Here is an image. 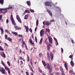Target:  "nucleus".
<instances>
[{"instance_id":"nucleus-20","label":"nucleus","mask_w":75,"mask_h":75,"mask_svg":"<svg viewBox=\"0 0 75 75\" xmlns=\"http://www.w3.org/2000/svg\"><path fill=\"white\" fill-rule=\"evenodd\" d=\"M25 29L26 30V32L27 33H28V30H29V28H28V26H26V25H25Z\"/></svg>"},{"instance_id":"nucleus-35","label":"nucleus","mask_w":75,"mask_h":75,"mask_svg":"<svg viewBox=\"0 0 75 75\" xmlns=\"http://www.w3.org/2000/svg\"><path fill=\"white\" fill-rule=\"evenodd\" d=\"M7 64H8L9 66H10L11 65H10V62H9V61L7 62Z\"/></svg>"},{"instance_id":"nucleus-31","label":"nucleus","mask_w":75,"mask_h":75,"mask_svg":"<svg viewBox=\"0 0 75 75\" xmlns=\"http://www.w3.org/2000/svg\"><path fill=\"white\" fill-rule=\"evenodd\" d=\"M30 11L31 13H34V11L33 9H30Z\"/></svg>"},{"instance_id":"nucleus-52","label":"nucleus","mask_w":75,"mask_h":75,"mask_svg":"<svg viewBox=\"0 0 75 75\" xmlns=\"http://www.w3.org/2000/svg\"><path fill=\"white\" fill-rule=\"evenodd\" d=\"M55 74L57 75H58L59 74V72H56Z\"/></svg>"},{"instance_id":"nucleus-49","label":"nucleus","mask_w":75,"mask_h":75,"mask_svg":"<svg viewBox=\"0 0 75 75\" xmlns=\"http://www.w3.org/2000/svg\"><path fill=\"white\" fill-rule=\"evenodd\" d=\"M4 9H3V8H0V11H4Z\"/></svg>"},{"instance_id":"nucleus-54","label":"nucleus","mask_w":75,"mask_h":75,"mask_svg":"<svg viewBox=\"0 0 75 75\" xmlns=\"http://www.w3.org/2000/svg\"><path fill=\"white\" fill-rule=\"evenodd\" d=\"M25 47L26 50H28V48H27V45H26V44H25Z\"/></svg>"},{"instance_id":"nucleus-24","label":"nucleus","mask_w":75,"mask_h":75,"mask_svg":"<svg viewBox=\"0 0 75 75\" xmlns=\"http://www.w3.org/2000/svg\"><path fill=\"white\" fill-rule=\"evenodd\" d=\"M71 65L72 67H74V62L73 61H71L70 62Z\"/></svg>"},{"instance_id":"nucleus-38","label":"nucleus","mask_w":75,"mask_h":75,"mask_svg":"<svg viewBox=\"0 0 75 75\" xmlns=\"http://www.w3.org/2000/svg\"><path fill=\"white\" fill-rule=\"evenodd\" d=\"M28 66H29L30 69H31L32 68V67H31V65H30V64L28 65Z\"/></svg>"},{"instance_id":"nucleus-51","label":"nucleus","mask_w":75,"mask_h":75,"mask_svg":"<svg viewBox=\"0 0 75 75\" xmlns=\"http://www.w3.org/2000/svg\"><path fill=\"white\" fill-rule=\"evenodd\" d=\"M7 12V10L5 11L4 12V14H6Z\"/></svg>"},{"instance_id":"nucleus-64","label":"nucleus","mask_w":75,"mask_h":75,"mask_svg":"<svg viewBox=\"0 0 75 75\" xmlns=\"http://www.w3.org/2000/svg\"><path fill=\"white\" fill-rule=\"evenodd\" d=\"M21 40H21V39H19L18 41H19L20 42V41H21Z\"/></svg>"},{"instance_id":"nucleus-19","label":"nucleus","mask_w":75,"mask_h":75,"mask_svg":"<svg viewBox=\"0 0 75 75\" xmlns=\"http://www.w3.org/2000/svg\"><path fill=\"white\" fill-rule=\"evenodd\" d=\"M12 8H13L12 6H11L9 7V8H3L4 11L5 10H10V9H11Z\"/></svg>"},{"instance_id":"nucleus-21","label":"nucleus","mask_w":75,"mask_h":75,"mask_svg":"<svg viewBox=\"0 0 75 75\" xmlns=\"http://www.w3.org/2000/svg\"><path fill=\"white\" fill-rule=\"evenodd\" d=\"M43 34H44V31L42 30L40 31V35L41 37H42L43 35Z\"/></svg>"},{"instance_id":"nucleus-15","label":"nucleus","mask_w":75,"mask_h":75,"mask_svg":"<svg viewBox=\"0 0 75 75\" xmlns=\"http://www.w3.org/2000/svg\"><path fill=\"white\" fill-rule=\"evenodd\" d=\"M52 45L50 44H49V45H47V50L48 51L50 50V47H52Z\"/></svg>"},{"instance_id":"nucleus-1","label":"nucleus","mask_w":75,"mask_h":75,"mask_svg":"<svg viewBox=\"0 0 75 75\" xmlns=\"http://www.w3.org/2000/svg\"><path fill=\"white\" fill-rule=\"evenodd\" d=\"M42 62L44 65V67H45L46 66L47 69H48L50 73H51V71L52 70V66L50 65V64L48 63H47L46 64L45 62L43 60H42Z\"/></svg>"},{"instance_id":"nucleus-62","label":"nucleus","mask_w":75,"mask_h":75,"mask_svg":"<svg viewBox=\"0 0 75 75\" xmlns=\"http://www.w3.org/2000/svg\"><path fill=\"white\" fill-rule=\"evenodd\" d=\"M31 71H32V73H33V74H34V71L33 69L32 70H31Z\"/></svg>"},{"instance_id":"nucleus-6","label":"nucleus","mask_w":75,"mask_h":75,"mask_svg":"<svg viewBox=\"0 0 75 75\" xmlns=\"http://www.w3.org/2000/svg\"><path fill=\"white\" fill-rule=\"evenodd\" d=\"M1 64L3 65L5 67V69L6 70V71H7V70H8L10 69L9 68H8V67L6 66V65L5 64H4V63L3 62V61H1Z\"/></svg>"},{"instance_id":"nucleus-40","label":"nucleus","mask_w":75,"mask_h":75,"mask_svg":"<svg viewBox=\"0 0 75 75\" xmlns=\"http://www.w3.org/2000/svg\"><path fill=\"white\" fill-rule=\"evenodd\" d=\"M7 35L5 34V39H7Z\"/></svg>"},{"instance_id":"nucleus-16","label":"nucleus","mask_w":75,"mask_h":75,"mask_svg":"<svg viewBox=\"0 0 75 75\" xmlns=\"http://www.w3.org/2000/svg\"><path fill=\"white\" fill-rule=\"evenodd\" d=\"M0 30L1 32V34L3 35L4 33V30H3V28H0Z\"/></svg>"},{"instance_id":"nucleus-5","label":"nucleus","mask_w":75,"mask_h":75,"mask_svg":"<svg viewBox=\"0 0 75 75\" xmlns=\"http://www.w3.org/2000/svg\"><path fill=\"white\" fill-rule=\"evenodd\" d=\"M48 38L49 42V44H52V38L51 37V36H48Z\"/></svg>"},{"instance_id":"nucleus-18","label":"nucleus","mask_w":75,"mask_h":75,"mask_svg":"<svg viewBox=\"0 0 75 75\" xmlns=\"http://www.w3.org/2000/svg\"><path fill=\"white\" fill-rule=\"evenodd\" d=\"M64 67L67 71H68V66L67 65V63L66 62L65 63Z\"/></svg>"},{"instance_id":"nucleus-47","label":"nucleus","mask_w":75,"mask_h":75,"mask_svg":"<svg viewBox=\"0 0 75 75\" xmlns=\"http://www.w3.org/2000/svg\"><path fill=\"white\" fill-rule=\"evenodd\" d=\"M39 72L40 73H42V70H41V69H39Z\"/></svg>"},{"instance_id":"nucleus-26","label":"nucleus","mask_w":75,"mask_h":75,"mask_svg":"<svg viewBox=\"0 0 75 75\" xmlns=\"http://www.w3.org/2000/svg\"><path fill=\"white\" fill-rule=\"evenodd\" d=\"M7 40L9 41L10 42H12V39L10 38V37H8L7 38Z\"/></svg>"},{"instance_id":"nucleus-7","label":"nucleus","mask_w":75,"mask_h":75,"mask_svg":"<svg viewBox=\"0 0 75 75\" xmlns=\"http://www.w3.org/2000/svg\"><path fill=\"white\" fill-rule=\"evenodd\" d=\"M16 18L18 21L20 23H22V22L21 21V18L18 15L16 16Z\"/></svg>"},{"instance_id":"nucleus-11","label":"nucleus","mask_w":75,"mask_h":75,"mask_svg":"<svg viewBox=\"0 0 75 75\" xmlns=\"http://www.w3.org/2000/svg\"><path fill=\"white\" fill-rule=\"evenodd\" d=\"M1 55L2 57H4V58L6 57V55H5V54L3 52H1Z\"/></svg>"},{"instance_id":"nucleus-59","label":"nucleus","mask_w":75,"mask_h":75,"mask_svg":"<svg viewBox=\"0 0 75 75\" xmlns=\"http://www.w3.org/2000/svg\"><path fill=\"white\" fill-rule=\"evenodd\" d=\"M23 57H19V59H23Z\"/></svg>"},{"instance_id":"nucleus-48","label":"nucleus","mask_w":75,"mask_h":75,"mask_svg":"<svg viewBox=\"0 0 75 75\" xmlns=\"http://www.w3.org/2000/svg\"><path fill=\"white\" fill-rule=\"evenodd\" d=\"M51 22H55V20L52 19L50 20Z\"/></svg>"},{"instance_id":"nucleus-63","label":"nucleus","mask_w":75,"mask_h":75,"mask_svg":"<svg viewBox=\"0 0 75 75\" xmlns=\"http://www.w3.org/2000/svg\"><path fill=\"white\" fill-rule=\"evenodd\" d=\"M6 23H8V19L6 20Z\"/></svg>"},{"instance_id":"nucleus-34","label":"nucleus","mask_w":75,"mask_h":75,"mask_svg":"<svg viewBox=\"0 0 75 75\" xmlns=\"http://www.w3.org/2000/svg\"><path fill=\"white\" fill-rule=\"evenodd\" d=\"M35 42H36V43H37V42H38V41H37V37H35Z\"/></svg>"},{"instance_id":"nucleus-39","label":"nucleus","mask_w":75,"mask_h":75,"mask_svg":"<svg viewBox=\"0 0 75 75\" xmlns=\"http://www.w3.org/2000/svg\"><path fill=\"white\" fill-rule=\"evenodd\" d=\"M3 17V15H0V21L1 20V18H2V17Z\"/></svg>"},{"instance_id":"nucleus-25","label":"nucleus","mask_w":75,"mask_h":75,"mask_svg":"<svg viewBox=\"0 0 75 75\" xmlns=\"http://www.w3.org/2000/svg\"><path fill=\"white\" fill-rule=\"evenodd\" d=\"M29 42H30V43H31V44H32V45H35L34 44V43L33 42V40H31V39H30L29 40Z\"/></svg>"},{"instance_id":"nucleus-56","label":"nucleus","mask_w":75,"mask_h":75,"mask_svg":"<svg viewBox=\"0 0 75 75\" xmlns=\"http://www.w3.org/2000/svg\"><path fill=\"white\" fill-rule=\"evenodd\" d=\"M54 68H56V67H57V65H56L55 64H54Z\"/></svg>"},{"instance_id":"nucleus-37","label":"nucleus","mask_w":75,"mask_h":75,"mask_svg":"<svg viewBox=\"0 0 75 75\" xmlns=\"http://www.w3.org/2000/svg\"><path fill=\"white\" fill-rule=\"evenodd\" d=\"M38 25V20H37L36 21V26Z\"/></svg>"},{"instance_id":"nucleus-45","label":"nucleus","mask_w":75,"mask_h":75,"mask_svg":"<svg viewBox=\"0 0 75 75\" xmlns=\"http://www.w3.org/2000/svg\"><path fill=\"white\" fill-rule=\"evenodd\" d=\"M29 72L28 71L26 72L25 74H26V75H29Z\"/></svg>"},{"instance_id":"nucleus-61","label":"nucleus","mask_w":75,"mask_h":75,"mask_svg":"<svg viewBox=\"0 0 75 75\" xmlns=\"http://www.w3.org/2000/svg\"><path fill=\"white\" fill-rule=\"evenodd\" d=\"M54 40H55V41H57V39H56V38H55V37L54 38Z\"/></svg>"},{"instance_id":"nucleus-50","label":"nucleus","mask_w":75,"mask_h":75,"mask_svg":"<svg viewBox=\"0 0 75 75\" xmlns=\"http://www.w3.org/2000/svg\"><path fill=\"white\" fill-rule=\"evenodd\" d=\"M61 50L62 52V53H63V52L64 51V50H63V48H61Z\"/></svg>"},{"instance_id":"nucleus-10","label":"nucleus","mask_w":75,"mask_h":75,"mask_svg":"<svg viewBox=\"0 0 75 75\" xmlns=\"http://www.w3.org/2000/svg\"><path fill=\"white\" fill-rule=\"evenodd\" d=\"M45 24L47 26H48V25H50L51 24V22H49L48 21H46L45 22Z\"/></svg>"},{"instance_id":"nucleus-4","label":"nucleus","mask_w":75,"mask_h":75,"mask_svg":"<svg viewBox=\"0 0 75 75\" xmlns=\"http://www.w3.org/2000/svg\"><path fill=\"white\" fill-rule=\"evenodd\" d=\"M52 2L51 1H47L45 2V5L48 7H51Z\"/></svg>"},{"instance_id":"nucleus-17","label":"nucleus","mask_w":75,"mask_h":75,"mask_svg":"<svg viewBox=\"0 0 75 75\" xmlns=\"http://www.w3.org/2000/svg\"><path fill=\"white\" fill-rule=\"evenodd\" d=\"M12 34L15 35V36H17L18 35V33L17 32L12 31Z\"/></svg>"},{"instance_id":"nucleus-3","label":"nucleus","mask_w":75,"mask_h":75,"mask_svg":"<svg viewBox=\"0 0 75 75\" xmlns=\"http://www.w3.org/2000/svg\"><path fill=\"white\" fill-rule=\"evenodd\" d=\"M52 2L51 1H47L45 2V5L48 7H51Z\"/></svg>"},{"instance_id":"nucleus-32","label":"nucleus","mask_w":75,"mask_h":75,"mask_svg":"<svg viewBox=\"0 0 75 75\" xmlns=\"http://www.w3.org/2000/svg\"><path fill=\"white\" fill-rule=\"evenodd\" d=\"M42 53H40L39 54V57H42Z\"/></svg>"},{"instance_id":"nucleus-44","label":"nucleus","mask_w":75,"mask_h":75,"mask_svg":"<svg viewBox=\"0 0 75 75\" xmlns=\"http://www.w3.org/2000/svg\"><path fill=\"white\" fill-rule=\"evenodd\" d=\"M18 37H23V36L22 35H19Z\"/></svg>"},{"instance_id":"nucleus-27","label":"nucleus","mask_w":75,"mask_h":75,"mask_svg":"<svg viewBox=\"0 0 75 75\" xmlns=\"http://www.w3.org/2000/svg\"><path fill=\"white\" fill-rule=\"evenodd\" d=\"M42 40H43V39L42 38L41 39L40 42H39L40 44H42Z\"/></svg>"},{"instance_id":"nucleus-57","label":"nucleus","mask_w":75,"mask_h":75,"mask_svg":"<svg viewBox=\"0 0 75 75\" xmlns=\"http://www.w3.org/2000/svg\"><path fill=\"white\" fill-rule=\"evenodd\" d=\"M55 70L56 71H58V67H56L55 68Z\"/></svg>"},{"instance_id":"nucleus-55","label":"nucleus","mask_w":75,"mask_h":75,"mask_svg":"<svg viewBox=\"0 0 75 75\" xmlns=\"http://www.w3.org/2000/svg\"><path fill=\"white\" fill-rule=\"evenodd\" d=\"M7 33L9 34H10V35H11V33H10V32H9V31H8Z\"/></svg>"},{"instance_id":"nucleus-8","label":"nucleus","mask_w":75,"mask_h":75,"mask_svg":"<svg viewBox=\"0 0 75 75\" xmlns=\"http://www.w3.org/2000/svg\"><path fill=\"white\" fill-rule=\"evenodd\" d=\"M0 71L3 74H5V71H6V70L4 69L3 67H0Z\"/></svg>"},{"instance_id":"nucleus-41","label":"nucleus","mask_w":75,"mask_h":75,"mask_svg":"<svg viewBox=\"0 0 75 75\" xmlns=\"http://www.w3.org/2000/svg\"><path fill=\"white\" fill-rule=\"evenodd\" d=\"M23 40H22V43H23V45H25V41H23Z\"/></svg>"},{"instance_id":"nucleus-9","label":"nucleus","mask_w":75,"mask_h":75,"mask_svg":"<svg viewBox=\"0 0 75 75\" xmlns=\"http://www.w3.org/2000/svg\"><path fill=\"white\" fill-rule=\"evenodd\" d=\"M60 69L62 72V75H65V74L64 73V69H63L62 66H61L60 67Z\"/></svg>"},{"instance_id":"nucleus-30","label":"nucleus","mask_w":75,"mask_h":75,"mask_svg":"<svg viewBox=\"0 0 75 75\" xmlns=\"http://www.w3.org/2000/svg\"><path fill=\"white\" fill-rule=\"evenodd\" d=\"M46 40H46L45 41V44H46V45H49V44H50L48 43V42Z\"/></svg>"},{"instance_id":"nucleus-23","label":"nucleus","mask_w":75,"mask_h":75,"mask_svg":"<svg viewBox=\"0 0 75 75\" xmlns=\"http://www.w3.org/2000/svg\"><path fill=\"white\" fill-rule=\"evenodd\" d=\"M69 72L70 74H71V75H72L73 74V75H75V73H74L73 71H72L71 70H70L69 71Z\"/></svg>"},{"instance_id":"nucleus-2","label":"nucleus","mask_w":75,"mask_h":75,"mask_svg":"<svg viewBox=\"0 0 75 75\" xmlns=\"http://www.w3.org/2000/svg\"><path fill=\"white\" fill-rule=\"evenodd\" d=\"M11 20L12 22V24L13 25L15 26L16 25V22L15 21L14 19L13 16V14H11Z\"/></svg>"},{"instance_id":"nucleus-36","label":"nucleus","mask_w":75,"mask_h":75,"mask_svg":"<svg viewBox=\"0 0 75 75\" xmlns=\"http://www.w3.org/2000/svg\"><path fill=\"white\" fill-rule=\"evenodd\" d=\"M8 73L9 74H10V73H11V72L10 70V69L8 70Z\"/></svg>"},{"instance_id":"nucleus-46","label":"nucleus","mask_w":75,"mask_h":75,"mask_svg":"<svg viewBox=\"0 0 75 75\" xmlns=\"http://www.w3.org/2000/svg\"><path fill=\"white\" fill-rule=\"evenodd\" d=\"M30 32H31V33H33V30H32V29H31V28L30 29Z\"/></svg>"},{"instance_id":"nucleus-22","label":"nucleus","mask_w":75,"mask_h":75,"mask_svg":"<svg viewBox=\"0 0 75 75\" xmlns=\"http://www.w3.org/2000/svg\"><path fill=\"white\" fill-rule=\"evenodd\" d=\"M26 4H27V5L28 6H31V2H30V1H27Z\"/></svg>"},{"instance_id":"nucleus-14","label":"nucleus","mask_w":75,"mask_h":75,"mask_svg":"<svg viewBox=\"0 0 75 75\" xmlns=\"http://www.w3.org/2000/svg\"><path fill=\"white\" fill-rule=\"evenodd\" d=\"M50 56L51 60L52 61V60H53V58H54V56L53 55V53H52V52H50Z\"/></svg>"},{"instance_id":"nucleus-60","label":"nucleus","mask_w":75,"mask_h":75,"mask_svg":"<svg viewBox=\"0 0 75 75\" xmlns=\"http://www.w3.org/2000/svg\"><path fill=\"white\" fill-rule=\"evenodd\" d=\"M27 17H26V16H25L24 18L25 20H27Z\"/></svg>"},{"instance_id":"nucleus-13","label":"nucleus","mask_w":75,"mask_h":75,"mask_svg":"<svg viewBox=\"0 0 75 75\" xmlns=\"http://www.w3.org/2000/svg\"><path fill=\"white\" fill-rule=\"evenodd\" d=\"M47 11L51 16H52V12L50 11L47 9Z\"/></svg>"},{"instance_id":"nucleus-53","label":"nucleus","mask_w":75,"mask_h":75,"mask_svg":"<svg viewBox=\"0 0 75 75\" xmlns=\"http://www.w3.org/2000/svg\"><path fill=\"white\" fill-rule=\"evenodd\" d=\"M4 44L5 45H6V46H7V47H8V44H7V43H4Z\"/></svg>"},{"instance_id":"nucleus-43","label":"nucleus","mask_w":75,"mask_h":75,"mask_svg":"<svg viewBox=\"0 0 75 75\" xmlns=\"http://www.w3.org/2000/svg\"><path fill=\"white\" fill-rule=\"evenodd\" d=\"M46 30H47V32H50V30L49 29L46 28Z\"/></svg>"},{"instance_id":"nucleus-33","label":"nucleus","mask_w":75,"mask_h":75,"mask_svg":"<svg viewBox=\"0 0 75 75\" xmlns=\"http://www.w3.org/2000/svg\"><path fill=\"white\" fill-rule=\"evenodd\" d=\"M47 56L48 58H50V54H49V53H47Z\"/></svg>"},{"instance_id":"nucleus-58","label":"nucleus","mask_w":75,"mask_h":75,"mask_svg":"<svg viewBox=\"0 0 75 75\" xmlns=\"http://www.w3.org/2000/svg\"><path fill=\"white\" fill-rule=\"evenodd\" d=\"M21 64H20L21 65V64H23V61H21Z\"/></svg>"},{"instance_id":"nucleus-42","label":"nucleus","mask_w":75,"mask_h":75,"mask_svg":"<svg viewBox=\"0 0 75 75\" xmlns=\"http://www.w3.org/2000/svg\"><path fill=\"white\" fill-rule=\"evenodd\" d=\"M73 55H70L69 56V58H72V57H73Z\"/></svg>"},{"instance_id":"nucleus-28","label":"nucleus","mask_w":75,"mask_h":75,"mask_svg":"<svg viewBox=\"0 0 75 75\" xmlns=\"http://www.w3.org/2000/svg\"><path fill=\"white\" fill-rule=\"evenodd\" d=\"M0 4H3L4 3V0H0Z\"/></svg>"},{"instance_id":"nucleus-12","label":"nucleus","mask_w":75,"mask_h":75,"mask_svg":"<svg viewBox=\"0 0 75 75\" xmlns=\"http://www.w3.org/2000/svg\"><path fill=\"white\" fill-rule=\"evenodd\" d=\"M14 28H15L16 30H21V28L20 27H18L17 26H15Z\"/></svg>"},{"instance_id":"nucleus-29","label":"nucleus","mask_w":75,"mask_h":75,"mask_svg":"<svg viewBox=\"0 0 75 75\" xmlns=\"http://www.w3.org/2000/svg\"><path fill=\"white\" fill-rule=\"evenodd\" d=\"M0 51H4V49L1 46H0Z\"/></svg>"}]
</instances>
